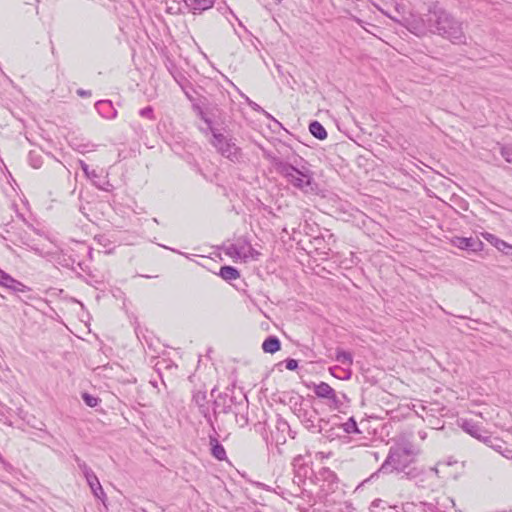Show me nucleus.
I'll use <instances>...</instances> for the list:
<instances>
[{"instance_id": "f257e3e1", "label": "nucleus", "mask_w": 512, "mask_h": 512, "mask_svg": "<svg viewBox=\"0 0 512 512\" xmlns=\"http://www.w3.org/2000/svg\"><path fill=\"white\" fill-rule=\"evenodd\" d=\"M381 11L417 37L433 34L453 44H466L463 22L437 3L431 4L425 14H406L405 7L400 3L395 4L393 13Z\"/></svg>"}, {"instance_id": "f03ea898", "label": "nucleus", "mask_w": 512, "mask_h": 512, "mask_svg": "<svg viewBox=\"0 0 512 512\" xmlns=\"http://www.w3.org/2000/svg\"><path fill=\"white\" fill-rule=\"evenodd\" d=\"M270 161L277 173H279L287 183L301 191L308 192V188L313 181V173L308 167L303 165L297 168L278 157H271Z\"/></svg>"}, {"instance_id": "7ed1b4c3", "label": "nucleus", "mask_w": 512, "mask_h": 512, "mask_svg": "<svg viewBox=\"0 0 512 512\" xmlns=\"http://www.w3.org/2000/svg\"><path fill=\"white\" fill-rule=\"evenodd\" d=\"M413 461L412 450L406 446H393L381 465L379 472L404 471Z\"/></svg>"}, {"instance_id": "20e7f679", "label": "nucleus", "mask_w": 512, "mask_h": 512, "mask_svg": "<svg viewBox=\"0 0 512 512\" xmlns=\"http://www.w3.org/2000/svg\"><path fill=\"white\" fill-rule=\"evenodd\" d=\"M213 139L211 141L212 145L217 149V151L227 159L235 162L240 158V149L236 146L231 139H227L223 134L212 129Z\"/></svg>"}, {"instance_id": "39448f33", "label": "nucleus", "mask_w": 512, "mask_h": 512, "mask_svg": "<svg viewBox=\"0 0 512 512\" xmlns=\"http://www.w3.org/2000/svg\"><path fill=\"white\" fill-rule=\"evenodd\" d=\"M227 254L231 257H237L244 261L257 260L260 255V253L244 239H239L236 243L232 244L228 248Z\"/></svg>"}, {"instance_id": "423d86ee", "label": "nucleus", "mask_w": 512, "mask_h": 512, "mask_svg": "<svg viewBox=\"0 0 512 512\" xmlns=\"http://www.w3.org/2000/svg\"><path fill=\"white\" fill-rule=\"evenodd\" d=\"M313 391L318 398L327 400L330 408L338 409L341 406V401L335 390L326 382L313 384Z\"/></svg>"}, {"instance_id": "0eeeda50", "label": "nucleus", "mask_w": 512, "mask_h": 512, "mask_svg": "<svg viewBox=\"0 0 512 512\" xmlns=\"http://www.w3.org/2000/svg\"><path fill=\"white\" fill-rule=\"evenodd\" d=\"M451 243L459 249L471 252H478L483 249V242L477 237H454Z\"/></svg>"}, {"instance_id": "6e6552de", "label": "nucleus", "mask_w": 512, "mask_h": 512, "mask_svg": "<svg viewBox=\"0 0 512 512\" xmlns=\"http://www.w3.org/2000/svg\"><path fill=\"white\" fill-rule=\"evenodd\" d=\"M3 275H4L3 278H6V279L0 278L1 286H4V287H6L12 291H15V292H29L31 290L28 286H26L23 283H21L20 281L14 279L12 276H10L5 271L3 272Z\"/></svg>"}, {"instance_id": "1a4fd4ad", "label": "nucleus", "mask_w": 512, "mask_h": 512, "mask_svg": "<svg viewBox=\"0 0 512 512\" xmlns=\"http://www.w3.org/2000/svg\"><path fill=\"white\" fill-rule=\"evenodd\" d=\"M187 9L193 14H201L203 11L210 9L214 0H183Z\"/></svg>"}, {"instance_id": "9d476101", "label": "nucleus", "mask_w": 512, "mask_h": 512, "mask_svg": "<svg viewBox=\"0 0 512 512\" xmlns=\"http://www.w3.org/2000/svg\"><path fill=\"white\" fill-rule=\"evenodd\" d=\"M95 108L103 118L114 119L117 116V110L109 100H100L96 102Z\"/></svg>"}, {"instance_id": "9b49d317", "label": "nucleus", "mask_w": 512, "mask_h": 512, "mask_svg": "<svg viewBox=\"0 0 512 512\" xmlns=\"http://www.w3.org/2000/svg\"><path fill=\"white\" fill-rule=\"evenodd\" d=\"M461 428L476 439H480L483 434H486V431L482 430L480 426L474 423L471 420H462Z\"/></svg>"}, {"instance_id": "f8f14e48", "label": "nucleus", "mask_w": 512, "mask_h": 512, "mask_svg": "<svg viewBox=\"0 0 512 512\" xmlns=\"http://www.w3.org/2000/svg\"><path fill=\"white\" fill-rule=\"evenodd\" d=\"M86 481H87V484L89 485V487L91 488L94 496L104 502V500L106 498V494L99 482L98 477L95 474H93V478H88Z\"/></svg>"}, {"instance_id": "ddd939ff", "label": "nucleus", "mask_w": 512, "mask_h": 512, "mask_svg": "<svg viewBox=\"0 0 512 512\" xmlns=\"http://www.w3.org/2000/svg\"><path fill=\"white\" fill-rule=\"evenodd\" d=\"M280 340L276 336H269L262 343V349L266 353L273 354L280 350Z\"/></svg>"}, {"instance_id": "4468645a", "label": "nucleus", "mask_w": 512, "mask_h": 512, "mask_svg": "<svg viewBox=\"0 0 512 512\" xmlns=\"http://www.w3.org/2000/svg\"><path fill=\"white\" fill-rule=\"evenodd\" d=\"M219 276L226 281H232L238 279L240 277V273L233 266H222L220 268Z\"/></svg>"}, {"instance_id": "2eb2a0df", "label": "nucleus", "mask_w": 512, "mask_h": 512, "mask_svg": "<svg viewBox=\"0 0 512 512\" xmlns=\"http://www.w3.org/2000/svg\"><path fill=\"white\" fill-rule=\"evenodd\" d=\"M493 450L501 454L505 458L512 457V449H510L506 442H504L502 439L498 438L494 441L493 445L491 446Z\"/></svg>"}, {"instance_id": "dca6fc26", "label": "nucleus", "mask_w": 512, "mask_h": 512, "mask_svg": "<svg viewBox=\"0 0 512 512\" xmlns=\"http://www.w3.org/2000/svg\"><path fill=\"white\" fill-rule=\"evenodd\" d=\"M310 133L319 140H324L327 138V132L323 125L318 121H312L309 125Z\"/></svg>"}, {"instance_id": "f3484780", "label": "nucleus", "mask_w": 512, "mask_h": 512, "mask_svg": "<svg viewBox=\"0 0 512 512\" xmlns=\"http://www.w3.org/2000/svg\"><path fill=\"white\" fill-rule=\"evenodd\" d=\"M211 453L218 460H224L226 458V451L224 447L218 442L217 439L211 438Z\"/></svg>"}, {"instance_id": "a211bd4d", "label": "nucleus", "mask_w": 512, "mask_h": 512, "mask_svg": "<svg viewBox=\"0 0 512 512\" xmlns=\"http://www.w3.org/2000/svg\"><path fill=\"white\" fill-rule=\"evenodd\" d=\"M449 506H451V507L455 506V502L452 498L446 497V496L443 498H438L436 500L435 509L433 511L434 512H446V509Z\"/></svg>"}, {"instance_id": "6ab92c4d", "label": "nucleus", "mask_w": 512, "mask_h": 512, "mask_svg": "<svg viewBox=\"0 0 512 512\" xmlns=\"http://www.w3.org/2000/svg\"><path fill=\"white\" fill-rule=\"evenodd\" d=\"M336 361L342 365L351 366L353 364V356L350 352L341 349L336 350Z\"/></svg>"}, {"instance_id": "aec40b11", "label": "nucleus", "mask_w": 512, "mask_h": 512, "mask_svg": "<svg viewBox=\"0 0 512 512\" xmlns=\"http://www.w3.org/2000/svg\"><path fill=\"white\" fill-rule=\"evenodd\" d=\"M75 461L77 463L78 468L83 473L86 480L88 478H93V474H95V473L91 470V468L84 461H82L78 456H75Z\"/></svg>"}, {"instance_id": "412c9836", "label": "nucleus", "mask_w": 512, "mask_h": 512, "mask_svg": "<svg viewBox=\"0 0 512 512\" xmlns=\"http://www.w3.org/2000/svg\"><path fill=\"white\" fill-rule=\"evenodd\" d=\"M343 430L350 434V433H360L357 423L354 420L353 417L349 418L345 423L342 424Z\"/></svg>"}, {"instance_id": "4be33fe9", "label": "nucleus", "mask_w": 512, "mask_h": 512, "mask_svg": "<svg viewBox=\"0 0 512 512\" xmlns=\"http://www.w3.org/2000/svg\"><path fill=\"white\" fill-rule=\"evenodd\" d=\"M495 247L505 255L512 256V245L508 244L504 240L497 239L494 243Z\"/></svg>"}, {"instance_id": "5701e85b", "label": "nucleus", "mask_w": 512, "mask_h": 512, "mask_svg": "<svg viewBox=\"0 0 512 512\" xmlns=\"http://www.w3.org/2000/svg\"><path fill=\"white\" fill-rule=\"evenodd\" d=\"M82 398L85 404L89 407H96L99 404V399L88 393H83Z\"/></svg>"}, {"instance_id": "b1692460", "label": "nucleus", "mask_w": 512, "mask_h": 512, "mask_svg": "<svg viewBox=\"0 0 512 512\" xmlns=\"http://www.w3.org/2000/svg\"><path fill=\"white\" fill-rule=\"evenodd\" d=\"M79 164L81 169L88 178H95L98 176L95 170L90 171L89 166L84 161L80 160Z\"/></svg>"}, {"instance_id": "393cba45", "label": "nucleus", "mask_w": 512, "mask_h": 512, "mask_svg": "<svg viewBox=\"0 0 512 512\" xmlns=\"http://www.w3.org/2000/svg\"><path fill=\"white\" fill-rule=\"evenodd\" d=\"M501 155L507 162L512 163V147H510V146L502 147Z\"/></svg>"}, {"instance_id": "a878e982", "label": "nucleus", "mask_w": 512, "mask_h": 512, "mask_svg": "<svg viewBox=\"0 0 512 512\" xmlns=\"http://www.w3.org/2000/svg\"><path fill=\"white\" fill-rule=\"evenodd\" d=\"M139 114L142 117L148 118L150 120L154 119L153 109L151 106H147L139 111Z\"/></svg>"}, {"instance_id": "bb28decb", "label": "nucleus", "mask_w": 512, "mask_h": 512, "mask_svg": "<svg viewBox=\"0 0 512 512\" xmlns=\"http://www.w3.org/2000/svg\"><path fill=\"white\" fill-rule=\"evenodd\" d=\"M496 439L497 437H493L486 432V434H483L479 440L491 448Z\"/></svg>"}, {"instance_id": "cd10ccee", "label": "nucleus", "mask_w": 512, "mask_h": 512, "mask_svg": "<svg viewBox=\"0 0 512 512\" xmlns=\"http://www.w3.org/2000/svg\"><path fill=\"white\" fill-rule=\"evenodd\" d=\"M246 102L248 103V105L256 112H264L266 113L261 106H259L257 103H255L254 101L250 100L247 96L245 95H242Z\"/></svg>"}, {"instance_id": "c85d7f7f", "label": "nucleus", "mask_w": 512, "mask_h": 512, "mask_svg": "<svg viewBox=\"0 0 512 512\" xmlns=\"http://www.w3.org/2000/svg\"><path fill=\"white\" fill-rule=\"evenodd\" d=\"M285 364L288 370H295L298 367V362L295 359H287Z\"/></svg>"}, {"instance_id": "c756f323", "label": "nucleus", "mask_w": 512, "mask_h": 512, "mask_svg": "<svg viewBox=\"0 0 512 512\" xmlns=\"http://www.w3.org/2000/svg\"><path fill=\"white\" fill-rule=\"evenodd\" d=\"M31 165L33 168H39L41 166V160L39 158L34 159L32 156L30 157Z\"/></svg>"}, {"instance_id": "7c9ffc66", "label": "nucleus", "mask_w": 512, "mask_h": 512, "mask_svg": "<svg viewBox=\"0 0 512 512\" xmlns=\"http://www.w3.org/2000/svg\"><path fill=\"white\" fill-rule=\"evenodd\" d=\"M205 398H206V395H205V394H200V393H198L197 395H195V396H194L195 401H196L199 405H201L200 401H204V400H205Z\"/></svg>"}, {"instance_id": "2f4dec72", "label": "nucleus", "mask_w": 512, "mask_h": 512, "mask_svg": "<svg viewBox=\"0 0 512 512\" xmlns=\"http://www.w3.org/2000/svg\"><path fill=\"white\" fill-rule=\"evenodd\" d=\"M240 421H241L240 426H242V427L248 424V418L244 415L241 416L240 420L237 419V422H240Z\"/></svg>"}, {"instance_id": "473e14b6", "label": "nucleus", "mask_w": 512, "mask_h": 512, "mask_svg": "<svg viewBox=\"0 0 512 512\" xmlns=\"http://www.w3.org/2000/svg\"><path fill=\"white\" fill-rule=\"evenodd\" d=\"M77 93L80 95V96H87V95H90V92L89 91H85V90H78Z\"/></svg>"}, {"instance_id": "72a5a7b5", "label": "nucleus", "mask_w": 512, "mask_h": 512, "mask_svg": "<svg viewBox=\"0 0 512 512\" xmlns=\"http://www.w3.org/2000/svg\"><path fill=\"white\" fill-rule=\"evenodd\" d=\"M419 436H420V438H421L422 440H424V439L426 438V433H425V432L420 431V432H419Z\"/></svg>"}, {"instance_id": "f704fd0d", "label": "nucleus", "mask_w": 512, "mask_h": 512, "mask_svg": "<svg viewBox=\"0 0 512 512\" xmlns=\"http://www.w3.org/2000/svg\"><path fill=\"white\" fill-rule=\"evenodd\" d=\"M3 272H4V271L0 269V278H2V279H4V278H3V277H4Z\"/></svg>"}, {"instance_id": "c9c22d12", "label": "nucleus", "mask_w": 512, "mask_h": 512, "mask_svg": "<svg viewBox=\"0 0 512 512\" xmlns=\"http://www.w3.org/2000/svg\"><path fill=\"white\" fill-rule=\"evenodd\" d=\"M357 23L362 25V21L360 19H356Z\"/></svg>"}, {"instance_id": "e433bc0d", "label": "nucleus", "mask_w": 512, "mask_h": 512, "mask_svg": "<svg viewBox=\"0 0 512 512\" xmlns=\"http://www.w3.org/2000/svg\"><path fill=\"white\" fill-rule=\"evenodd\" d=\"M509 459H512V457H510Z\"/></svg>"}]
</instances>
